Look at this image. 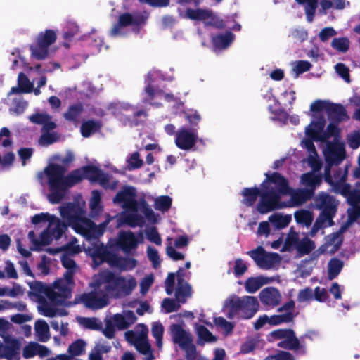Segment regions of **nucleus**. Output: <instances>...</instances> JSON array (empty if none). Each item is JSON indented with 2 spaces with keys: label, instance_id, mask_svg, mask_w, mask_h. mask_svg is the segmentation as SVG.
Listing matches in <instances>:
<instances>
[{
  "label": "nucleus",
  "instance_id": "obj_47",
  "mask_svg": "<svg viewBox=\"0 0 360 360\" xmlns=\"http://www.w3.org/2000/svg\"><path fill=\"white\" fill-rule=\"evenodd\" d=\"M214 323L217 327L223 330L225 335L231 334L235 326L233 323L226 321L222 316L215 317L214 319Z\"/></svg>",
  "mask_w": 360,
  "mask_h": 360
},
{
  "label": "nucleus",
  "instance_id": "obj_9",
  "mask_svg": "<svg viewBox=\"0 0 360 360\" xmlns=\"http://www.w3.org/2000/svg\"><path fill=\"white\" fill-rule=\"evenodd\" d=\"M136 196L137 191L135 187L132 186H124L114 197L113 202L122 204L124 209L136 212L138 209V202L136 199Z\"/></svg>",
  "mask_w": 360,
  "mask_h": 360
},
{
  "label": "nucleus",
  "instance_id": "obj_56",
  "mask_svg": "<svg viewBox=\"0 0 360 360\" xmlns=\"http://www.w3.org/2000/svg\"><path fill=\"white\" fill-rule=\"evenodd\" d=\"M270 221L279 229H283L288 226L291 221V217L289 215H273L269 218Z\"/></svg>",
  "mask_w": 360,
  "mask_h": 360
},
{
  "label": "nucleus",
  "instance_id": "obj_11",
  "mask_svg": "<svg viewBox=\"0 0 360 360\" xmlns=\"http://www.w3.org/2000/svg\"><path fill=\"white\" fill-rule=\"evenodd\" d=\"M197 128H181L176 134L175 144L181 150H189L197 143Z\"/></svg>",
  "mask_w": 360,
  "mask_h": 360
},
{
  "label": "nucleus",
  "instance_id": "obj_4",
  "mask_svg": "<svg viewBox=\"0 0 360 360\" xmlns=\"http://www.w3.org/2000/svg\"><path fill=\"white\" fill-rule=\"evenodd\" d=\"M269 337L272 340H283L277 344L278 347L297 352L304 355L307 354L306 344L301 342L296 336L295 331L291 328H279L271 331Z\"/></svg>",
  "mask_w": 360,
  "mask_h": 360
},
{
  "label": "nucleus",
  "instance_id": "obj_61",
  "mask_svg": "<svg viewBox=\"0 0 360 360\" xmlns=\"http://www.w3.org/2000/svg\"><path fill=\"white\" fill-rule=\"evenodd\" d=\"M27 105V102L23 98H15L13 100V108L11 110L15 112L18 115H20L24 112Z\"/></svg>",
  "mask_w": 360,
  "mask_h": 360
},
{
  "label": "nucleus",
  "instance_id": "obj_17",
  "mask_svg": "<svg viewBox=\"0 0 360 360\" xmlns=\"http://www.w3.org/2000/svg\"><path fill=\"white\" fill-rule=\"evenodd\" d=\"M114 254L109 251L103 243L96 244L93 249L90 250V255L96 266L104 262L110 265Z\"/></svg>",
  "mask_w": 360,
  "mask_h": 360
},
{
  "label": "nucleus",
  "instance_id": "obj_50",
  "mask_svg": "<svg viewBox=\"0 0 360 360\" xmlns=\"http://www.w3.org/2000/svg\"><path fill=\"white\" fill-rule=\"evenodd\" d=\"M331 46L339 52L345 53L349 50V41L347 37L334 38Z\"/></svg>",
  "mask_w": 360,
  "mask_h": 360
},
{
  "label": "nucleus",
  "instance_id": "obj_45",
  "mask_svg": "<svg viewBox=\"0 0 360 360\" xmlns=\"http://www.w3.org/2000/svg\"><path fill=\"white\" fill-rule=\"evenodd\" d=\"M35 330L41 342H46L49 339V328L44 320H39L35 323Z\"/></svg>",
  "mask_w": 360,
  "mask_h": 360
},
{
  "label": "nucleus",
  "instance_id": "obj_43",
  "mask_svg": "<svg viewBox=\"0 0 360 360\" xmlns=\"http://www.w3.org/2000/svg\"><path fill=\"white\" fill-rule=\"evenodd\" d=\"M79 169L82 171L83 179H86L92 182L97 181L102 172L101 169L94 165H86Z\"/></svg>",
  "mask_w": 360,
  "mask_h": 360
},
{
  "label": "nucleus",
  "instance_id": "obj_62",
  "mask_svg": "<svg viewBox=\"0 0 360 360\" xmlns=\"http://www.w3.org/2000/svg\"><path fill=\"white\" fill-rule=\"evenodd\" d=\"M336 72L347 83L350 82L349 69L344 63H338L335 65Z\"/></svg>",
  "mask_w": 360,
  "mask_h": 360
},
{
  "label": "nucleus",
  "instance_id": "obj_54",
  "mask_svg": "<svg viewBox=\"0 0 360 360\" xmlns=\"http://www.w3.org/2000/svg\"><path fill=\"white\" fill-rule=\"evenodd\" d=\"M18 82L21 92L30 93L32 91L33 84L25 73L20 72L18 75Z\"/></svg>",
  "mask_w": 360,
  "mask_h": 360
},
{
  "label": "nucleus",
  "instance_id": "obj_12",
  "mask_svg": "<svg viewBox=\"0 0 360 360\" xmlns=\"http://www.w3.org/2000/svg\"><path fill=\"white\" fill-rule=\"evenodd\" d=\"M75 270H67L64 274V278H60L53 283V287L58 291V298L61 300V305L65 303L66 299L72 296V289L70 285H74L73 274Z\"/></svg>",
  "mask_w": 360,
  "mask_h": 360
},
{
  "label": "nucleus",
  "instance_id": "obj_18",
  "mask_svg": "<svg viewBox=\"0 0 360 360\" xmlns=\"http://www.w3.org/2000/svg\"><path fill=\"white\" fill-rule=\"evenodd\" d=\"M30 289L35 293H43L48 299L56 305H61V300H59L58 292L54 287L51 288L44 285L41 281H34L29 284Z\"/></svg>",
  "mask_w": 360,
  "mask_h": 360
},
{
  "label": "nucleus",
  "instance_id": "obj_21",
  "mask_svg": "<svg viewBox=\"0 0 360 360\" xmlns=\"http://www.w3.org/2000/svg\"><path fill=\"white\" fill-rule=\"evenodd\" d=\"M326 113L330 122L338 124L347 121L349 118L346 109L340 103H330Z\"/></svg>",
  "mask_w": 360,
  "mask_h": 360
},
{
  "label": "nucleus",
  "instance_id": "obj_3",
  "mask_svg": "<svg viewBox=\"0 0 360 360\" xmlns=\"http://www.w3.org/2000/svg\"><path fill=\"white\" fill-rule=\"evenodd\" d=\"M339 201L329 193L321 191L314 198V207L319 210L318 217L327 221L328 226L334 225L333 219L336 216Z\"/></svg>",
  "mask_w": 360,
  "mask_h": 360
},
{
  "label": "nucleus",
  "instance_id": "obj_46",
  "mask_svg": "<svg viewBox=\"0 0 360 360\" xmlns=\"http://www.w3.org/2000/svg\"><path fill=\"white\" fill-rule=\"evenodd\" d=\"M172 203V198L168 195H161L155 199L154 207L156 210L165 212L170 209Z\"/></svg>",
  "mask_w": 360,
  "mask_h": 360
},
{
  "label": "nucleus",
  "instance_id": "obj_58",
  "mask_svg": "<svg viewBox=\"0 0 360 360\" xmlns=\"http://www.w3.org/2000/svg\"><path fill=\"white\" fill-rule=\"evenodd\" d=\"M151 333L155 338L157 345L160 347L162 344V336L164 333V328L162 323H155L152 326Z\"/></svg>",
  "mask_w": 360,
  "mask_h": 360
},
{
  "label": "nucleus",
  "instance_id": "obj_63",
  "mask_svg": "<svg viewBox=\"0 0 360 360\" xmlns=\"http://www.w3.org/2000/svg\"><path fill=\"white\" fill-rule=\"evenodd\" d=\"M147 256L152 262L154 268H158L160 264V259L158 250L150 246L147 248Z\"/></svg>",
  "mask_w": 360,
  "mask_h": 360
},
{
  "label": "nucleus",
  "instance_id": "obj_30",
  "mask_svg": "<svg viewBox=\"0 0 360 360\" xmlns=\"http://www.w3.org/2000/svg\"><path fill=\"white\" fill-rule=\"evenodd\" d=\"M84 112V105L78 102L70 105L67 111L64 112L63 117L68 122L77 124L79 122L81 115Z\"/></svg>",
  "mask_w": 360,
  "mask_h": 360
},
{
  "label": "nucleus",
  "instance_id": "obj_35",
  "mask_svg": "<svg viewBox=\"0 0 360 360\" xmlns=\"http://www.w3.org/2000/svg\"><path fill=\"white\" fill-rule=\"evenodd\" d=\"M314 195L311 190L307 188L298 189L293 191L291 194V200L295 205H301L310 200Z\"/></svg>",
  "mask_w": 360,
  "mask_h": 360
},
{
  "label": "nucleus",
  "instance_id": "obj_16",
  "mask_svg": "<svg viewBox=\"0 0 360 360\" xmlns=\"http://www.w3.org/2000/svg\"><path fill=\"white\" fill-rule=\"evenodd\" d=\"M60 214L70 226L80 216L85 215V210L78 203L68 202L60 207Z\"/></svg>",
  "mask_w": 360,
  "mask_h": 360
},
{
  "label": "nucleus",
  "instance_id": "obj_5",
  "mask_svg": "<svg viewBox=\"0 0 360 360\" xmlns=\"http://www.w3.org/2000/svg\"><path fill=\"white\" fill-rule=\"evenodd\" d=\"M171 333L174 343H176L186 352L187 360H195L196 347L193 344V338L180 324L171 326Z\"/></svg>",
  "mask_w": 360,
  "mask_h": 360
},
{
  "label": "nucleus",
  "instance_id": "obj_64",
  "mask_svg": "<svg viewBox=\"0 0 360 360\" xmlns=\"http://www.w3.org/2000/svg\"><path fill=\"white\" fill-rule=\"evenodd\" d=\"M350 205H360V182L356 184L347 200Z\"/></svg>",
  "mask_w": 360,
  "mask_h": 360
},
{
  "label": "nucleus",
  "instance_id": "obj_29",
  "mask_svg": "<svg viewBox=\"0 0 360 360\" xmlns=\"http://www.w3.org/2000/svg\"><path fill=\"white\" fill-rule=\"evenodd\" d=\"M323 175L321 174H316L314 172L303 174L301 177L302 183L307 188L308 190H311L314 193L315 189L321 185Z\"/></svg>",
  "mask_w": 360,
  "mask_h": 360
},
{
  "label": "nucleus",
  "instance_id": "obj_7",
  "mask_svg": "<svg viewBox=\"0 0 360 360\" xmlns=\"http://www.w3.org/2000/svg\"><path fill=\"white\" fill-rule=\"evenodd\" d=\"M259 197L257 210L260 214H266L287 206L285 203L281 202V194L273 188L270 190L260 191Z\"/></svg>",
  "mask_w": 360,
  "mask_h": 360
},
{
  "label": "nucleus",
  "instance_id": "obj_36",
  "mask_svg": "<svg viewBox=\"0 0 360 360\" xmlns=\"http://www.w3.org/2000/svg\"><path fill=\"white\" fill-rule=\"evenodd\" d=\"M83 180L82 171L79 168L72 170L64 178V194L65 191Z\"/></svg>",
  "mask_w": 360,
  "mask_h": 360
},
{
  "label": "nucleus",
  "instance_id": "obj_8",
  "mask_svg": "<svg viewBox=\"0 0 360 360\" xmlns=\"http://www.w3.org/2000/svg\"><path fill=\"white\" fill-rule=\"evenodd\" d=\"M247 254L261 269H269L281 262V256L276 252H267L262 246L250 250Z\"/></svg>",
  "mask_w": 360,
  "mask_h": 360
},
{
  "label": "nucleus",
  "instance_id": "obj_51",
  "mask_svg": "<svg viewBox=\"0 0 360 360\" xmlns=\"http://www.w3.org/2000/svg\"><path fill=\"white\" fill-rule=\"evenodd\" d=\"M186 120L191 125L190 129L198 128V123L201 120V117L197 110L190 109L184 112Z\"/></svg>",
  "mask_w": 360,
  "mask_h": 360
},
{
  "label": "nucleus",
  "instance_id": "obj_24",
  "mask_svg": "<svg viewBox=\"0 0 360 360\" xmlns=\"http://www.w3.org/2000/svg\"><path fill=\"white\" fill-rule=\"evenodd\" d=\"M80 301L84 303L86 307L89 309H101L105 307L108 302L105 297H98L94 292L84 293L80 296Z\"/></svg>",
  "mask_w": 360,
  "mask_h": 360
},
{
  "label": "nucleus",
  "instance_id": "obj_15",
  "mask_svg": "<svg viewBox=\"0 0 360 360\" xmlns=\"http://www.w3.org/2000/svg\"><path fill=\"white\" fill-rule=\"evenodd\" d=\"M242 297L236 295H230L224 303V310L226 311V316L229 319L235 318L241 319L242 316Z\"/></svg>",
  "mask_w": 360,
  "mask_h": 360
},
{
  "label": "nucleus",
  "instance_id": "obj_37",
  "mask_svg": "<svg viewBox=\"0 0 360 360\" xmlns=\"http://www.w3.org/2000/svg\"><path fill=\"white\" fill-rule=\"evenodd\" d=\"M300 5H304V12L307 22H311L315 16L319 0H295Z\"/></svg>",
  "mask_w": 360,
  "mask_h": 360
},
{
  "label": "nucleus",
  "instance_id": "obj_1",
  "mask_svg": "<svg viewBox=\"0 0 360 360\" xmlns=\"http://www.w3.org/2000/svg\"><path fill=\"white\" fill-rule=\"evenodd\" d=\"M136 285L135 278L131 276L127 279L111 271L105 270L94 278L93 287L108 300V297L117 298L131 295Z\"/></svg>",
  "mask_w": 360,
  "mask_h": 360
},
{
  "label": "nucleus",
  "instance_id": "obj_2",
  "mask_svg": "<svg viewBox=\"0 0 360 360\" xmlns=\"http://www.w3.org/2000/svg\"><path fill=\"white\" fill-rule=\"evenodd\" d=\"M66 172V167L56 163H50L44 169L49 190L48 199L52 204L59 203L64 198V178Z\"/></svg>",
  "mask_w": 360,
  "mask_h": 360
},
{
  "label": "nucleus",
  "instance_id": "obj_32",
  "mask_svg": "<svg viewBox=\"0 0 360 360\" xmlns=\"http://www.w3.org/2000/svg\"><path fill=\"white\" fill-rule=\"evenodd\" d=\"M178 286L175 292V296L178 302L184 303L187 297L192 295L191 286L184 280L179 278Z\"/></svg>",
  "mask_w": 360,
  "mask_h": 360
},
{
  "label": "nucleus",
  "instance_id": "obj_13",
  "mask_svg": "<svg viewBox=\"0 0 360 360\" xmlns=\"http://www.w3.org/2000/svg\"><path fill=\"white\" fill-rule=\"evenodd\" d=\"M324 153L326 162L335 165H339L345 158V147L340 141H327Z\"/></svg>",
  "mask_w": 360,
  "mask_h": 360
},
{
  "label": "nucleus",
  "instance_id": "obj_60",
  "mask_svg": "<svg viewBox=\"0 0 360 360\" xmlns=\"http://www.w3.org/2000/svg\"><path fill=\"white\" fill-rule=\"evenodd\" d=\"M146 235L149 241L154 243L157 245H161L162 239L155 226H152L147 229L146 231Z\"/></svg>",
  "mask_w": 360,
  "mask_h": 360
},
{
  "label": "nucleus",
  "instance_id": "obj_28",
  "mask_svg": "<svg viewBox=\"0 0 360 360\" xmlns=\"http://www.w3.org/2000/svg\"><path fill=\"white\" fill-rule=\"evenodd\" d=\"M69 225L58 217L53 216L49 221L47 229L50 231L56 240L60 239L68 229Z\"/></svg>",
  "mask_w": 360,
  "mask_h": 360
},
{
  "label": "nucleus",
  "instance_id": "obj_53",
  "mask_svg": "<svg viewBox=\"0 0 360 360\" xmlns=\"http://www.w3.org/2000/svg\"><path fill=\"white\" fill-rule=\"evenodd\" d=\"M136 349L142 354L148 355L151 352V347L143 337H136L134 342Z\"/></svg>",
  "mask_w": 360,
  "mask_h": 360
},
{
  "label": "nucleus",
  "instance_id": "obj_31",
  "mask_svg": "<svg viewBox=\"0 0 360 360\" xmlns=\"http://www.w3.org/2000/svg\"><path fill=\"white\" fill-rule=\"evenodd\" d=\"M70 226H71L76 233L86 238L87 233L89 232L91 226H92V221L86 218L84 215H82L71 224Z\"/></svg>",
  "mask_w": 360,
  "mask_h": 360
},
{
  "label": "nucleus",
  "instance_id": "obj_19",
  "mask_svg": "<svg viewBox=\"0 0 360 360\" xmlns=\"http://www.w3.org/2000/svg\"><path fill=\"white\" fill-rule=\"evenodd\" d=\"M146 20L147 16H145L140 12L134 13L129 12L123 13L119 15L117 20L120 25L125 27L128 26L141 27L146 23Z\"/></svg>",
  "mask_w": 360,
  "mask_h": 360
},
{
  "label": "nucleus",
  "instance_id": "obj_55",
  "mask_svg": "<svg viewBox=\"0 0 360 360\" xmlns=\"http://www.w3.org/2000/svg\"><path fill=\"white\" fill-rule=\"evenodd\" d=\"M108 222L105 221L100 225L97 226L92 221V226L89 229V232H88L86 238H98L101 236L105 231V226Z\"/></svg>",
  "mask_w": 360,
  "mask_h": 360
},
{
  "label": "nucleus",
  "instance_id": "obj_27",
  "mask_svg": "<svg viewBox=\"0 0 360 360\" xmlns=\"http://www.w3.org/2000/svg\"><path fill=\"white\" fill-rule=\"evenodd\" d=\"M136 264L137 261L134 258L123 257L115 253L110 266L116 267L121 271H125L134 269Z\"/></svg>",
  "mask_w": 360,
  "mask_h": 360
},
{
  "label": "nucleus",
  "instance_id": "obj_26",
  "mask_svg": "<svg viewBox=\"0 0 360 360\" xmlns=\"http://www.w3.org/2000/svg\"><path fill=\"white\" fill-rule=\"evenodd\" d=\"M117 245L124 252H129L137 245V240L131 231H122L119 234Z\"/></svg>",
  "mask_w": 360,
  "mask_h": 360
},
{
  "label": "nucleus",
  "instance_id": "obj_14",
  "mask_svg": "<svg viewBox=\"0 0 360 360\" xmlns=\"http://www.w3.org/2000/svg\"><path fill=\"white\" fill-rule=\"evenodd\" d=\"M5 344L0 342V359L13 360L16 357L19 359L20 343L15 338H6Z\"/></svg>",
  "mask_w": 360,
  "mask_h": 360
},
{
  "label": "nucleus",
  "instance_id": "obj_38",
  "mask_svg": "<svg viewBox=\"0 0 360 360\" xmlns=\"http://www.w3.org/2000/svg\"><path fill=\"white\" fill-rule=\"evenodd\" d=\"M267 283L268 279L265 277H250L248 278L245 283V290L250 293H255Z\"/></svg>",
  "mask_w": 360,
  "mask_h": 360
},
{
  "label": "nucleus",
  "instance_id": "obj_20",
  "mask_svg": "<svg viewBox=\"0 0 360 360\" xmlns=\"http://www.w3.org/2000/svg\"><path fill=\"white\" fill-rule=\"evenodd\" d=\"M259 299L264 305L274 307L280 303L281 295L277 288L268 287L260 291Z\"/></svg>",
  "mask_w": 360,
  "mask_h": 360
},
{
  "label": "nucleus",
  "instance_id": "obj_10",
  "mask_svg": "<svg viewBox=\"0 0 360 360\" xmlns=\"http://www.w3.org/2000/svg\"><path fill=\"white\" fill-rule=\"evenodd\" d=\"M338 123L330 122L328 124L326 129L323 131V132H322L321 134H318L314 129L311 128L310 126H308L306 128V134L311 140L315 141L327 143V141H328V139L331 137L334 138L333 141H340L341 138V131L338 127Z\"/></svg>",
  "mask_w": 360,
  "mask_h": 360
},
{
  "label": "nucleus",
  "instance_id": "obj_49",
  "mask_svg": "<svg viewBox=\"0 0 360 360\" xmlns=\"http://www.w3.org/2000/svg\"><path fill=\"white\" fill-rule=\"evenodd\" d=\"M86 342L82 339H78L70 345L68 351L71 356H79L84 352Z\"/></svg>",
  "mask_w": 360,
  "mask_h": 360
},
{
  "label": "nucleus",
  "instance_id": "obj_33",
  "mask_svg": "<svg viewBox=\"0 0 360 360\" xmlns=\"http://www.w3.org/2000/svg\"><path fill=\"white\" fill-rule=\"evenodd\" d=\"M233 39V34L228 31L225 34H220L212 37V41L216 49H224L230 46Z\"/></svg>",
  "mask_w": 360,
  "mask_h": 360
},
{
  "label": "nucleus",
  "instance_id": "obj_6",
  "mask_svg": "<svg viewBox=\"0 0 360 360\" xmlns=\"http://www.w3.org/2000/svg\"><path fill=\"white\" fill-rule=\"evenodd\" d=\"M56 39V33L53 30L48 29L39 33L36 44L30 47L32 56L39 60L46 59L49 56V46L55 43Z\"/></svg>",
  "mask_w": 360,
  "mask_h": 360
},
{
  "label": "nucleus",
  "instance_id": "obj_48",
  "mask_svg": "<svg viewBox=\"0 0 360 360\" xmlns=\"http://www.w3.org/2000/svg\"><path fill=\"white\" fill-rule=\"evenodd\" d=\"M197 335L200 340L207 342H214L217 341V338L203 325L196 326Z\"/></svg>",
  "mask_w": 360,
  "mask_h": 360
},
{
  "label": "nucleus",
  "instance_id": "obj_23",
  "mask_svg": "<svg viewBox=\"0 0 360 360\" xmlns=\"http://www.w3.org/2000/svg\"><path fill=\"white\" fill-rule=\"evenodd\" d=\"M288 243L296 245V249L301 255L309 254L316 247L314 242L307 237L299 240L297 236H292L286 240L285 246Z\"/></svg>",
  "mask_w": 360,
  "mask_h": 360
},
{
  "label": "nucleus",
  "instance_id": "obj_59",
  "mask_svg": "<svg viewBox=\"0 0 360 360\" xmlns=\"http://www.w3.org/2000/svg\"><path fill=\"white\" fill-rule=\"evenodd\" d=\"M348 174V165H346L344 169L338 168L334 172L333 176H332L333 184H329L331 186H334L335 182L346 181Z\"/></svg>",
  "mask_w": 360,
  "mask_h": 360
},
{
  "label": "nucleus",
  "instance_id": "obj_34",
  "mask_svg": "<svg viewBox=\"0 0 360 360\" xmlns=\"http://www.w3.org/2000/svg\"><path fill=\"white\" fill-rule=\"evenodd\" d=\"M260 189L257 186L251 188H244L241 192V195L243 196L242 200L243 204L247 207H252L255 205L257 198L260 194Z\"/></svg>",
  "mask_w": 360,
  "mask_h": 360
},
{
  "label": "nucleus",
  "instance_id": "obj_57",
  "mask_svg": "<svg viewBox=\"0 0 360 360\" xmlns=\"http://www.w3.org/2000/svg\"><path fill=\"white\" fill-rule=\"evenodd\" d=\"M162 307L167 314L177 311L180 308L179 302L171 298H165L162 302Z\"/></svg>",
  "mask_w": 360,
  "mask_h": 360
},
{
  "label": "nucleus",
  "instance_id": "obj_25",
  "mask_svg": "<svg viewBox=\"0 0 360 360\" xmlns=\"http://www.w3.org/2000/svg\"><path fill=\"white\" fill-rule=\"evenodd\" d=\"M267 177V180L276 185L278 193L282 195H286L290 193V187L288 179L278 172H273L271 174L267 173L265 174Z\"/></svg>",
  "mask_w": 360,
  "mask_h": 360
},
{
  "label": "nucleus",
  "instance_id": "obj_41",
  "mask_svg": "<svg viewBox=\"0 0 360 360\" xmlns=\"http://www.w3.org/2000/svg\"><path fill=\"white\" fill-rule=\"evenodd\" d=\"M344 266L342 260L338 258H332L328 265V277L330 280L336 278L341 272Z\"/></svg>",
  "mask_w": 360,
  "mask_h": 360
},
{
  "label": "nucleus",
  "instance_id": "obj_22",
  "mask_svg": "<svg viewBox=\"0 0 360 360\" xmlns=\"http://www.w3.org/2000/svg\"><path fill=\"white\" fill-rule=\"evenodd\" d=\"M242 316L241 319H249L254 316L259 309V302L255 297H242Z\"/></svg>",
  "mask_w": 360,
  "mask_h": 360
},
{
  "label": "nucleus",
  "instance_id": "obj_39",
  "mask_svg": "<svg viewBox=\"0 0 360 360\" xmlns=\"http://www.w3.org/2000/svg\"><path fill=\"white\" fill-rule=\"evenodd\" d=\"M294 217L298 224L309 227L314 220V214L307 210H300L295 212Z\"/></svg>",
  "mask_w": 360,
  "mask_h": 360
},
{
  "label": "nucleus",
  "instance_id": "obj_44",
  "mask_svg": "<svg viewBox=\"0 0 360 360\" xmlns=\"http://www.w3.org/2000/svg\"><path fill=\"white\" fill-rule=\"evenodd\" d=\"M133 212L123 215L122 219L124 223L131 227L142 226L144 223L143 217L137 214L136 212Z\"/></svg>",
  "mask_w": 360,
  "mask_h": 360
},
{
  "label": "nucleus",
  "instance_id": "obj_52",
  "mask_svg": "<svg viewBox=\"0 0 360 360\" xmlns=\"http://www.w3.org/2000/svg\"><path fill=\"white\" fill-rule=\"evenodd\" d=\"M332 187L335 193L341 194L342 196L347 198V200H348L353 190L351 188L350 184L346 183V181L335 182Z\"/></svg>",
  "mask_w": 360,
  "mask_h": 360
},
{
  "label": "nucleus",
  "instance_id": "obj_40",
  "mask_svg": "<svg viewBox=\"0 0 360 360\" xmlns=\"http://www.w3.org/2000/svg\"><path fill=\"white\" fill-rule=\"evenodd\" d=\"M212 11L208 9H193L187 8L186 11V17L193 20H206L211 16Z\"/></svg>",
  "mask_w": 360,
  "mask_h": 360
},
{
  "label": "nucleus",
  "instance_id": "obj_42",
  "mask_svg": "<svg viewBox=\"0 0 360 360\" xmlns=\"http://www.w3.org/2000/svg\"><path fill=\"white\" fill-rule=\"evenodd\" d=\"M101 127L98 122L94 120H89L84 122L80 127V131L83 137H89L93 133L96 132Z\"/></svg>",
  "mask_w": 360,
  "mask_h": 360
}]
</instances>
